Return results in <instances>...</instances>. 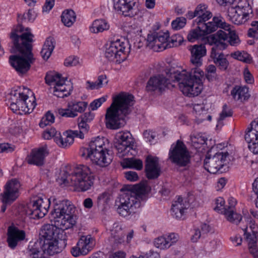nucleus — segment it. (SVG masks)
I'll return each instance as SVG.
<instances>
[{"mask_svg":"<svg viewBox=\"0 0 258 258\" xmlns=\"http://www.w3.org/2000/svg\"><path fill=\"white\" fill-rule=\"evenodd\" d=\"M157 33L154 32L152 34H149L147 36V41L151 46H156L157 43Z\"/></svg>","mask_w":258,"mask_h":258,"instance_id":"nucleus-61","label":"nucleus"},{"mask_svg":"<svg viewBox=\"0 0 258 258\" xmlns=\"http://www.w3.org/2000/svg\"><path fill=\"white\" fill-rule=\"evenodd\" d=\"M145 170L146 176L149 179L158 178L161 173L158 158L151 155L148 156L146 159Z\"/></svg>","mask_w":258,"mask_h":258,"instance_id":"nucleus-21","label":"nucleus"},{"mask_svg":"<svg viewBox=\"0 0 258 258\" xmlns=\"http://www.w3.org/2000/svg\"><path fill=\"white\" fill-rule=\"evenodd\" d=\"M125 28L127 29L126 31L128 33L139 34V32H141L138 24L135 21H131L127 24Z\"/></svg>","mask_w":258,"mask_h":258,"instance_id":"nucleus-51","label":"nucleus"},{"mask_svg":"<svg viewBox=\"0 0 258 258\" xmlns=\"http://www.w3.org/2000/svg\"><path fill=\"white\" fill-rule=\"evenodd\" d=\"M79 63L78 58L76 57L70 56L67 57L64 61V65L66 67L76 66Z\"/></svg>","mask_w":258,"mask_h":258,"instance_id":"nucleus-57","label":"nucleus"},{"mask_svg":"<svg viewBox=\"0 0 258 258\" xmlns=\"http://www.w3.org/2000/svg\"><path fill=\"white\" fill-rule=\"evenodd\" d=\"M124 176L126 179L131 181H135L138 179V174L132 171H127L124 173Z\"/></svg>","mask_w":258,"mask_h":258,"instance_id":"nucleus-59","label":"nucleus"},{"mask_svg":"<svg viewBox=\"0 0 258 258\" xmlns=\"http://www.w3.org/2000/svg\"><path fill=\"white\" fill-rule=\"evenodd\" d=\"M61 21L67 27L71 26L75 22L76 16L72 10H67L63 11L61 16Z\"/></svg>","mask_w":258,"mask_h":258,"instance_id":"nucleus-37","label":"nucleus"},{"mask_svg":"<svg viewBox=\"0 0 258 258\" xmlns=\"http://www.w3.org/2000/svg\"><path fill=\"white\" fill-rule=\"evenodd\" d=\"M94 118V114L91 111L82 114L77 119L79 128L84 129L85 132H88L89 126L88 123L90 122Z\"/></svg>","mask_w":258,"mask_h":258,"instance_id":"nucleus-32","label":"nucleus"},{"mask_svg":"<svg viewBox=\"0 0 258 258\" xmlns=\"http://www.w3.org/2000/svg\"><path fill=\"white\" fill-rule=\"evenodd\" d=\"M117 142L115 143L114 147L118 153L119 157L126 155L129 150L133 148L134 141L132 136L130 132H119L116 135Z\"/></svg>","mask_w":258,"mask_h":258,"instance_id":"nucleus-17","label":"nucleus"},{"mask_svg":"<svg viewBox=\"0 0 258 258\" xmlns=\"http://www.w3.org/2000/svg\"><path fill=\"white\" fill-rule=\"evenodd\" d=\"M114 8L125 17H133L138 15V4L134 0H113Z\"/></svg>","mask_w":258,"mask_h":258,"instance_id":"nucleus-18","label":"nucleus"},{"mask_svg":"<svg viewBox=\"0 0 258 258\" xmlns=\"http://www.w3.org/2000/svg\"><path fill=\"white\" fill-rule=\"evenodd\" d=\"M29 256V258H49L48 256L34 248L30 249Z\"/></svg>","mask_w":258,"mask_h":258,"instance_id":"nucleus-56","label":"nucleus"},{"mask_svg":"<svg viewBox=\"0 0 258 258\" xmlns=\"http://www.w3.org/2000/svg\"><path fill=\"white\" fill-rule=\"evenodd\" d=\"M94 246V239L90 235L82 236L77 245L72 247L71 253L75 257L85 255L93 249Z\"/></svg>","mask_w":258,"mask_h":258,"instance_id":"nucleus-19","label":"nucleus"},{"mask_svg":"<svg viewBox=\"0 0 258 258\" xmlns=\"http://www.w3.org/2000/svg\"><path fill=\"white\" fill-rule=\"evenodd\" d=\"M183 199L179 196L177 200L173 202L171 208L172 216L177 219H181L184 215L185 207L182 203Z\"/></svg>","mask_w":258,"mask_h":258,"instance_id":"nucleus-29","label":"nucleus"},{"mask_svg":"<svg viewBox=\"0 0 258 258\" xmlns=\"http://www.w3.org/2000/svg\"><path fill=\"white\" fill-rule=\"evenodd\" d=\"M190 140L193 146L196 148H200V145L207 144V138L203 136L200 133L191 135L190 136Z\"/></svg>","mask_w":258,"mask_h":258,"instance_id":"nucleus-42","label":"nucleus"},{"mask_svg":"<svg viewBox=\"0 0 258 258\" xmlns=\"http://www.w3.org/2000/svg\"><path fill=\"white\" fill-rule=\"evenodd\" d=\"M243 75L245 81L247 84H252L254 82V79L252 75L247 68L244 69Z\"/></svg>","mask_w":258,"mask_h":258,"instance_id":"nucleus-60","label":"nucleus"},{"mask_svg":"<svg viewBox=\"0 0 258 258\" xmlns=\"http://www.w3.org/2000/svg\"><path fill=\"white\" fill-rule=\"evenodd\" d=\"M245 135V140L248 145L258 140V119L252 121Z\"/></svg>","mask_w":258,"mask_h":258,"instance_id":"nucleus-30","label":"nucleus"},{"mask_svg":"<svg viewBox=\"0 0 258 258\" xmlns=\"http://www.w3.org/2000/svg\"><path fill=\"white\" fill-rule=\"evenodd\" d=\"M135 102L134 96L129 93L121 92L114 96L105 115L106 127L117 130L124 126L125 117L132 112Z\"/></svg>","mask_w":258,"mask_h":258,"instance_id":"nucleus-3","label":"nucleus"},{"mask_svg":"<svg viewBox=\"0 0 258 258\" xmlns=\"http://www.w3.org/2000/svg\"><path fill=\"white\" fill-rule=\"evenodd\" d=\"M39 239L43 251L50 255L60 252L67 245L63 230L52 224H45L42 227Z\"/></svg>","mask_w":258,"mask_h":258,"instance_id":"nucleus-5","label":"nucleus"},{"mask_svg":"<svg viewBox=\"0 0 258 258\" xmlns=\"http://www.w3.org/2000/svg\"><path fill=\"white\" fill-rule=\"evenodd\" d=\"M48 154L46 146L32 150L27 157V162L30 164L42 166L44 163V159Z\"/></svg>","mask_w":258,"mask_h":258,"instance_id":"nucleus-24","label":"nucleus"},{"mask_svg":"<svg viewBox=\"0 0 258 258\" xmlns=\"http://www.w3.org/2000/svg\"><path fill=\"white\" fill-rule=\"evenodd\" d=\"M144 185L138 184L123 185L121 191L125 192L120 195L118 201L116 202L117 212L120 215L126 217L133 212L134 208L136 209L141 206V201L143 200L146 197Z\"/></svg>","mask_w":258,"mask_h":258,"instance_id":"nucleus-4","label":"nucleus"},{"mask_svg":"<svg viewBox=\"0 0 258 258\" xmlns=\"http://www.w3.org/2000/svg\"><path fill=\"white\" fill-rule=\"evenodd\" d=\"M205 36L203 30L197 28L191 30L187 35V39L190 42H194L196 40L202 38Z\"/></svg>","mask_w":258,"mask_h":258,"instance_id":"nucleus-41","label":"nucleus"},{"mask_svg":"<svg viewBox=\"0 0 258 258\" xmlns=\"http://www.w3.org/2000/svg\"><path fill=\"white\" fill-rule=\"evenodd\" d=\"M166 238L169 241V244L171 246L178 240L179 236L177 233H172L167 235Z\"/></svg>","mask_w":258,"mask_h":258,"instance_id":"nucleus-62","label":"nucleus"},{"mask_svg":"<svg viewBox=\"0 0 258 258\" xmlns=\"http://www.w3.org/2000/svg\"><path fill=\"white\" fill-rule=\"evenodd\" d=\"M54 0H46L45 3L43 7V11L48 12L51 10L54 6Z\"/></svg>","mask_w":258,"mask_h":258,"instance_id":"nucleus-63","label":"nucleus"},{"mask_svg":"<svg viewBox=\"0 0 258 258\" xmlns=\"http://www.w3.org/2000/svg\"><path fill=\"white\" fill-rule=\"evenodd\" d=\"M106 100V97L103 96L94 100L90 104V107L92 110H96L101 104Z\"/></svg>","mask_w":258,"mask_h":258,"instance_id":"nucleus-55","label":"nucleus"},{"mask_svg":"<svg viewBox=\"0 0 258 258\" xmlns=\"http://www.w3.org/2000/svg\"><path fill=\"white\" fill-rule=\"evenodd\" d=\"M174 72H171L170 74V79H168L166 78L163 75H157L151 77L148 81L147 82V85L146 87V90L148 92L150 93H161L164 91L166 88H170L171 87H174V84H172L170 81L173 83L177 82L179 85V82L176 80H174V79L171 78L172 74Z\"/></svg>","mask_w":258,"mask_h":258,"instance_id":"nucleus-14","label":"nucleus"},{"mask_svg":"<svg viewBox=\"0 0 258 258\" xmlns=\"http://www.w3.org/2000/svg\"><path fill=\"white\" fill-rule=\"evenodd\" d=\"M10 96V108L14 112L19 110L24 113H30L36 105L34 97L31 101L28 99V95L24 93L14 91L11 93Z\"/></svg>","mask_w":258,"mask_h":258,"instance_id":"nucleus-11","label":"nucleus"},{"mask_svg":"<svg viewBox=\"0 0 258 258\" xmlns=\"http://www.w3.org/2000/svg\"><path fill=\"white\" fill-rule=\"evenodd\" d=\"M118 228L119 231L116 229L112 231L111 238L113 239V241L115 243L121 244L124 242V238L125 234L121 230L120 227H116Z\"/></svg>","mask_w":258,"mask_h":258,"instance_id":"nucleus-43","label":"nucleus"},{"mask_svg":"<svg viewBox=\"0 0 258 258\" xmlns=\"http://www.w3.org/2000/svg\"><path fill=\"white\" fill-rule=\"evenodd\" d=\"M49 204V201H46L45 204L43 199L39 198L29 204L26 214L31 219L43 218L48 212Z\"/></svg>","mask_w":258,"mask_h":258,"instance_id":"nucleus-16","label":"nucleus"},{"mask_svg":"<svg viewBox=\"0 0 258 258\" xmlns=\"http://www.w3.org/2000/svg\"><path fill=\"white\" fill-rule=\"evenodd\" d=\"M113 156L111 151L108 149L93 151L91 155V161L100 167H106L112 161Z\"/></svg>","mask_w":258,"mask_h":258,"instance_id":"nucleus-23","label":"nucleus"},{"mask_svg":"<svg viewBox=\"0 0 258 258\" xmlns=\"http://www.w3.org/2000/svg\"><path fill=\"white\" fill-rule=\"evenodd\" d=\"M154 245L160 249L168 248L171 246L169 241L164 236H160L156 238L154 240Z\"/></svg>","mask_w":258,"mask_h":258,"instance_id":"nucleus-46","label":"nucleus"},{"mask_svg":"<svg viewBox=\"0 0 258 258\" xmlns=\"http://www.w3.org/2000/svg\"><path fill=\"white\" fill-rule=\"evenodd\" d=\"M109 28V25L105 20L98 19L93 22L91 26L90 27V30L92 33H97L107 30Z\"/></svg>","mask_w":258,"mask_h":258,"instance_id":"nucleus-36","label":"nucleus"},{"mask_svg":"<svg viewBox=\"0 0 258 258\" xmlns=\"http://www.w3.org/2000/svg\"><path fill=\"white\" fill-rule=\"evenodd\" d=\"M231 95L237 100L241 101L248 99L250 95L246 87L235 86L231 92Z\"/></svg>","mask_w":258,"mask_h":258,"instance_id":"nucleus-33","label":"nucleus"},{"mask_svg":"<svg viewBox=\"0 0 258 258\" xmlns=\"http://www.w3.org/2000/svg\"><path fill=\"white\" fill-rule=\"evenodd\" d=\"M128 44L117 39L106 44L105 52V57L110 61L120 63L126 58L127 50L130 49Z\"/></svg>","mask_w":258,"mask_h":258,"instance_id":"nucleus-10","label":"nucleus"},{"mask_svg":"<svg viewBox=\"0 0 258 258\" xmlns=\"http://www.w3.org/2000/svg\"><path fill=\"white\" fill-rule=\"evenodd\" d=\"M230 222L238 224L242 220V216L234 212V210H227L224 214Z\"/></svg>","mask_w":258,"mask_h":258,"instance_id":"nucleus-40","label":"nucleus"},{"mask_svg":"<svg viewBox=\"0 0 258 258\" xmlns=\"http://www.w3.org/2000/svg\"><path fill=\"white\" fill-rule=\"evenodd\" d=\"M124 168H134L141 170L143 168V162L141 160L134 158H125L122 163Z\"/></svg>","mask_w":258,"mask_h":258,"instance_id":"nucleus-38","label":"nucleus"},{"mask_svg":"<svg viewBox=\"0 0 258 258\" xmlns=\"http://www.w3.org/2000/svg\"><path fill=\"white\" fill-rule=\"evenodd\" d=\"M55 46V40L51 37H48L43 46L40 52L41 55L44 60H47L50 56Z\"/></svg>","mask_w":258,"mask_h":258,"instance_id":"nucleus-31","label":"nucleus"},{"mask_svg":"<svg viewBox=\"0 0 258 258\" xmlns=\"http://www.w3.org/2000/svg\"><path fill=\"white\" fill-rule=\"evenodd\" d=\"M190 61L195 67L191 68L189 72L186 71H176L171 75V78L179 82V88L183 94L188 97L198 96L203 89L202 79L204 72L198 67L202 64V58L206 55L205 45H195L190 49Z\"/></svg>","mask_w":258,"mask_h":258,"instance_id":"nucleus-2","label":"nucleus"},{"mask_svg":"<svg viewBox=\"0 0 258 258\" xmlns=\"http://www.w3.org/2000/svg\"><path fill=\"white\" fill-rule=\"evenodd\" d=\"M25 238V232L17 228L9 230L8 233L7 242L9 246L14 249L18 244V242L23 240Z\"/></svg>","mask_w":258,"mask_h":258,"instance_id":"nucleus-26","label":"nucleus"},{"mask_svg":"<svg viewBox=\"0 0 258 258\" xmlns=\"http://www.w3.org/2000/svg\"><path fill=\"white\" fill-rule=\"evenodd\" d=\"M70 137L74 140V138H79L81 139H83L84 138V134L88 133L85 132L84 129H80L79 130L70 131L68 132Z\"/></svg>","mask_w":258,"mask_h":258,"instance_id":"nucleus-54","label":"nucleus"},{"mask_svg":"<svg viewBox=\"0 0 258 258\" xmlns=\"http://www.w3.org/2000/svg\"><path fill=\"white\" fill-rule=\"evenodd\" d=\"M67 79V78L61 77L60 74L53 72L47 73L45 77V83L47 85L54 86V95L59 98L69 96L73 90L72 84L66 83Z\"/></svg>","mask_w":258,"mask_h":258,"instance_id":"nucleus-9","label":"nucleus"},{"mask_svg":"<svg viewBox=\"0 0 258 258\" xmlns=\"http://www.w3.org/2000/svg\"><path fill=\"white\" fill-rule=\"evenodd\" d=\"M224 204L225 201L222 198L219 197L217 198L215 201L216 206L214 208V210L220 213L224 214L228 210L224 206Z\"/></svg>","mask_w":258,"mask_h":258,"instance_id":"nucleus-48","label":"nucleus"},{"mask_svg":"<svg viewBox=\"0 0 258 258\" xmlns=\"http://www.w3.org/2000/svg\"><path fill=\"white\" fill-rule=\"evenodd\" d=\"M213 147L208 151L204 160V166L205 169L211 173H216L226 164L229 153L225 152H217L212 156L211 153Z\"/></svg>","mask_w":258,"mask_h":258,"instance_id":"nucleus-12","label":"nucleus"},{"mask_svg":"<svg viewBox=\"0 0 258 258\" xmlns=\"http://www.w3.org/2000/svg\"><path fill=\"white\" fill-rule=\"evenodd\" d=\"M15 146L9 143L0 144V153H12L14 151Z\"/></svg>","mask_w":258,"mask_h":258,"instance_id":"nucleus-52","label":"nucleus"},{"mask_svg":"<svg viewBox=\"0 0 258 258\" xmlns=\"http://www.w3.org/2000/svg\"><path fill=\"white\" fill-rule=\"evenodd\" d=\"M20 186V183L16 179L8 181L5 186V191L2 195V202L4 203L13 202L18 197Z\"/></svg>","mask_w":258,"mask_h":258,"instance_id":"nucleus-20","label":"nucleus"},{"mask_svg":"<svg viewBox=\"0 0 258 258\" xmlns=\"http://www.w3.org/2000/svg\"><path fill=\"white\" fill-rule=\"evenodd\" d=\"M231 56L240 61L249 63L251 61V57L248 53L246 52L236 51L231 54Z\"/></svg>","mask_w":258,"mask_h":258,"instance_id":"nucleus-45","label":"nucleus"},{"mask_svg":"<svg viewBox=\"0 0 258 258\" xmlns=\"http://www.w3.org/2000/svg\"><path fill=\"white\" fill-rule=\"evenodd\" d=\"M252 10L248 4L245 6H237L231 7L228 11L230 20L236 25H240L246 22L250 18Z\"/></svg>","mask_w":258,"mask_h":258,"instance_id":"nucleus-15","label":"nucleus"},{"mask_svg":"<svg viewBox=\"0 0 258 258\" xmlns=\"http://www.w3.org/2000/svg\"><path fill=\"white\" fill-rule=\"evenodd\" d=\"M232 115V111L231 109L228 107L226 104H224L223 106V110L220 114L219 120H222L227 117H230Z\"/></svg>","mask_w":258,"mask_h":258,"instance_id":"nucleus-53","label":"nucleus"},{"mask_svg":"<svg viewBox=\"0 0 258 258\" xmlns=\"http://www.w3.org/2000/svg\"><path fill=\"white\" fill-rule=\"evenodd\" d=\"M226 34L222 32H219L217 34H212L207 38L210 45L214 44L211 49V57L214 63L221 71L227 70L229 63L225 55L222 52L227 47L225 42H221L222 40H225Z\"/></svg>","mask_w":258,"mask_h":258,"instance_id":"nucleus-8","label":"nucleus"},{"mask_svg":"<svg viewBox=\"0 0 258 258\" xmlns=\"http://www.w3.org/2000/svg\"><path fill=\"white\" fill-rule=\"evenodd\" d=\"M93 151L89 146L87 148L82 147L80 149V154L81 156L86 159H90L91 160V155Z\"/></svg>","mask_w":258,"mask_h":258,"instance_id":"nucleus-58","label":"nucleus"},{"mask_svg":"<svg viewBox=\"0 0 258 258\" xmlns=\"http://www.w3.org/2000/svg\"><path fill=\"white\" fill-rule=\"evenodd\" d=\"M190 156L183 143L177 140L175 145H172L169 153V158L172 163L183 167L189 162Z\"/></svg>","mask_w":258,"mask_h":258,"instance_id":"nucleus-13","label":"nucleus"},{"mask_svg":"<svg viewBox=\"0 0 258 258\" xmlns=\"http://www.w3.org/2000/svg\"><path fill=\"white\" fill-rule=\"evenodd\" d=\"M106 142H107V140L106 138L104 137L100 138L99 137H98L95 138L94 140H92L90 142L89 146L93 152L97 151L96 147H106L105 144Z\"/></svg>","mask_w":258,"mask_h":258,"instance_id":"nucleus-44","label":"nucleus"},{"mask_svg":"<svg viewBox=\"0 0 258 258\" xmlns=\"http://www.w3.org/2000/svg\"><path fill=\"white\" fill-rule=\"evenodd\" d=\"M222 32L223 33L226 34L225 40H222L220 41L221 42H225L226 43H228L232 46H236L240 42V40L238 38V36L236 34L235 32L234 31H229V33H226V32L219 30L214 34H217L219 32ZM228 45V44H227Z\"/></svg>","mask_w":258,"mask_h":258,"instance_id":"nucleus-39","label":"nucleus"},{"mask_svg":"<svg viewBox=\"0 0 258 258\" xmlns=\"http://www.w3.org/2000/svg\"><path fill=\"white\" fill-rule=\"evenodd\" d=\"M220 22L221 18L214 17L211 22H209L208 23L203 22L200 23L198 25V28L199 29H202L206 35L216 31L217 28H219L220 24L219 22Z\"/></svg>","mask_w":258,"mask_h":258,"instance_id":"nucleus-28","label":"nucleus"},{"mask_svg":"<svg viewBox=\"0 0 258 258\" xmlns=\"http://www.w3.org/2000/svg\"><path fill=\"white\" fill-rule=\"evenodd\" d=\"M87 105L86 102H72L68 103L67 108H60L58 110V112L63 117H75L78 115L77 112L84 111Z\"/></svg>","mask_w":258,"mask_h":258,"instance_id":"nucleus-22","label":"nucleus"},{"mask_svg":"<svg viewBox=\"0 0 258 258\" xmlns=\"http://www.w3.org/2000/svg\"><path fill=\"white\" fill-rule=\"evenodd\" d=\"M197 18L195 22L197 25L206 22L212 17V13L208 10V6L205 4H200L195 9Z\"/></svg>","mask_w":258,"mask_h":258,"instance_id":"nucleus-27","label":"nucleus"},{"mask_svg":"<svg viewBox=\"0 0 258 258\" xmlns=\"http://www.w3.org/2000/svg\"><path fill=\"white\" fill-rule=\"evenodd\" d=\"M186 21V20L185 18L178 17L172 22V28L174 30L180 29L185 26Z\"/></svg>","mask_w":258,"mask_h":258,"instance_id":"nucleus-49","label":"nucleus"},{"mask_svg":"<svg viewBox=\"0 0 258 258\" xmlns=\"http://www.w3.org/2000/svg\"><path fill=\"white\" fill-rule=\"evenodd\" d=\"M248 147L254 154H258V140L256 142L249 143Z\"/></svg>","mask_w":258,"mask_h":258,"instance_id":"nucleus-64","label":"nucleus"},{"mask_svg":"<svg viewBox=\"0 0 258 258\" xmlns=\"http://www.w3.org/2000/svg\"><path fill=\"white\" fill-rule=\"evenodd\" d=\"M53 209L51 212L55 219L57 227L68 229L76 223L77 216L75 215L76 208L72 203L66 199L54 200Z\"/></svg>","mask_w":258,"mask_h":258,"instance_id":"nucleus-6","label":"nucleus"},{"mask_svg":"<svg viewBox=\"0 0 258 258\" xmlns=\"http://www.w3.org/2000/svg\"><path fill=\"white\" fill-rule=\"evenodd\" d=\"M54 121V116L50 111H48L41 119L39 123L41 127H44L46 125L52 123Z\"/></svg>","mask_w":258,"mask_h":258,"instance_id":"nucleus-47","label":"nucleus"},{"mask_svg":"<svg viewBox=\"0 0 258 258\" xmlns=\"http://www.w3.org/2000/svg\"><path fill=\"white\" fill-rule=\"evenodd\" d=\"M169 34L168 31L166 32H159L157 34L156 46L161 50H164L167 48L171 47V43L168 42Z\"/></svg>","mask_w":258,"mask_h":258,"instance_id":"nucleus-34","label":"nucleus"},{"mask_svg":"<svg viewBox=\"0 0 258 258\" xmlns=\"http://www.w3.org/2000/svg\"><path fill=\"white\" fill-rule=\"evenodd\" d=\"M110 200V194L107 192H104L98 196L97 198L98 206L107 205Z\"/></svg>","mask_w":258,"mask_h":258,"instance_id":"nucleus-50","label":"nucleus"},{"mask_svg":"<svg viewBox=\"0 0 258 258\" xmlns=\"http://www.w3.org/2000/svg\"><path fill=\"white\" fill-rule=\"evenodd\" d=\"M24 16L18 15V25L11 33L10 37L13 42V46L10 52L15 53L9 57L11 66L21 75H23L30 70L31 64L34 61L35 58L32 52L34 37L30 32V29L26 28L25 32L21 35L18 33L23 32L24 27L21 25Z\"/></svg>","mask_w":258,"mask_h":258,"instance_id":"nucleus-1","label":"nucleus"},{"mask_svg":"<svg viewBox=\"0 0 258 258\" xmlns=\"http://www.w3.org/2000/svg\"><path fill=\"white\" fill-rule=\"evenodd\" d=\"M244 231L245 239L247 242L249 251L253 255L254 258H258V249L257 247L258 233L256 231H253V233L247 231V227L242 228Z\"/></svg>","mask_w":258,"mask_h":258,"instance_id":"nucleus-25","label":"nucleus"},{"mask_svg":"<svg viewBox=\"0 0 258 258\" xmlns=\"http://www.w3.org/2000/svg\"><path fill=\"white\" fill-rule=\"evenodd\" d=\"M58 136H56L54 139V141L60 147L67 148L70 146L74 143V139L70 136L68 132L64 133L61 136L60 133L58 134Z\"/></svg>","mask_w":258,"mask_h":258,"instance_id":"nucleus-35","label":"nucleus"},{"mask_svg":"<svg viewBox=\"0 0 258 258\" xmlns=\"http://www.w3.org/2000/svg\"><path fill=\"white\" fill-rule=\"evenodd\" d=\"M60 180L65 185H74L80 190L85 191L92 186L94 177L90 168L82 165L76 168L71 173L64 171Z\"/></svg>","mask_w":258,"mask_h":258,"instance_id":"nucleus-7","label":"nucleus"}]
</instances>
